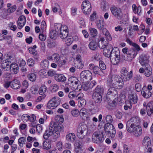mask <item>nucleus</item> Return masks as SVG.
<instances>
[{
  "label": "nucleus",
  "instance_id": "1",
  "mask_svg": "<svg viewBox=\"0 0 153 153\" xmlns=\"http://www.w3.org/2000/svg\"><path fill=\"white\" fill-rule=\"evenodd\" d=\"M107 82L109 86L114 87L118 89H121L123 86L124 81L122 78L118 75H114L113 77H109Z\"/></svg>",
  "mask_w": 153,
  "mask_h": 153
},
{
  "label": "nucleus",
  "instance_id": "2",
  "mask_svg": "<svg viewBox=\"0 0 153 153\" xmlns=\"http://www.w3.org/2000/svg\"><path fill=\"white\" fill-rule=\"evenodd\" d=\"M120 51L117 47L112 48L111 51V61L114 65L117 64L120 62Z\"/></svg>",
  "mask_w": 153,
  "mask_h": 153
},
{
  "label": "nucleus",
  "instance_id": "3",
  "mask_svg": "<svg viewBox=\"0 0 153 153\" xmlns=\"http://www.w3.org/2000/svg\"><path fill=\"white\" fill-rule=\"evenodd\" d=\"M88 133V128L85 124L79 125L77 130L76 135L80 139L85 138Z\"/></svg>",
  "mask_w": 153,
  "mask_h": 153
},
{
  "label": "nucleus",
  "instance_id": "4",
  "mask_svg": "<svg viewBox=\"0 0 153 153\" xmlns=\"http://www.w3.org/2000/svg\"><path fill=\"white\" fill-rule=\"evenodd\" d=\"M105 132L109 137L114 138L115 135L116 131L114 127L111 123H106L105 125Z\"/></svg>",
  "mask_w": 153,
  "mask_h": 153
},
{
  "label": "nucleus",
  "instance_id": "5",
  "mask_svg": "<svg viewBox=\"0 0 153 153\" xmlns=\"http://www.w3.org/2000/svg\"><path fill=\"white\" fill-rule=\"evenodd\" d=\"M140 122V119L138 117H132L126 123V126L127 131H131V127L132 128V127L138 126Z\"/></svg>",
  "mask_w": 153,
  "mask_h": 153
},
{
  "label": "nucleus",
  "instance_id": "6",
  "mask_svg": "<svg viewBox=\"0 0 153 153\" xmlns=\"http://www.w3.org/2000/svg\"><path fill=\"white\" fill-rule=\"evenodd\" d=\"M80 83L77 78L72 76L68 79L67 84L75 90L79 89L80 90L81 87Z\"/></svg>",
  "mask_w": 153,
  "mask_h": 153
},
{
  "label": "nucleus",
  "instance_id": "7",
  "mask_svg": "<svg viewBox=\"0 0 153 153\" xmlns=\"http://www.w3.org/2000/svg\"><path fill=\"white\" fill-rule=\"evenodd\" d=\"M92 73L88 70H85L82 71L80 75L81 81L82 83L86 82L92 79Z\"/></svg>",
  "mask_w": 153,
  "mask_h": 153
},
{
  "label": "nucleus",
  "instance_id": "8",
  "mask_svg": "<svg viewBox=\"0 0 153 153\" xmlns=\"http://www.w3.org/2000/svg\"><path fill=\"white\" fill-rule=\"evenodd\" d=\"M121 76L124 82H127L132 79L133 77V71L128 72L125 68H123L121 71Z\"/></svg>",
  "mask_w": 153,
  "mask_h": 153
},
{
  "label": "nucleus",
  "instance_id": "9",
  "mask_svg": "<svg viewBox=\"0 0 153 153\" xmlns=\"http://www.w3.org/2000/svg\"><path fill=\"white\" fill-rule=\"evenodd\" d=\"M104 138L102 132L96 131L92 135V141L95 143L100 144L102 143Z\"/></svg>",
  "mask_w": 153,
  "mask_h": 153
},
{
  "label": "nucleus",
  "instance_id": "10",
  "mask_svg": "<svg viewBox=\"0 0 153 153\" xmlns=\"http://www.w3.org/2000/svg\"><path fill=\"white\" fill-rule=\"evenodd\" d=\"M60 102L61 100L59 97H55L48 102L47 107L49 109H53L59 105Z\"/></svg>",
  "mask_w": 153,
  "mask_h": 153
},
{
  "label": "nucleus",
  "instance_id": "11",
  "mask_svg": "<svg viewBox=\"0 0 153 153\" xmlns=\"http://www.w3.org/2000/svg\"><path fill=\"white\" fill-rule=\"evenodd\" d=\"M53 127L54 131V138H58L60 136V134L63 132L64 127L62 125L58 123H54Z\"/></svg>",
  "mask_w": 153,
  "mask_h": 153
},
{
  "label": "nucleus",
  "instance_id": "12",
  "mask_svg": "<svg viewBox=\"0 0 153 153\" xmlns=\"http://www.w3.org/2000/svg\"><path fill=\"white\" fill-rule=\"evenodd\" d=\"M150 57L148 53L142 54L139 57V62L142 66H144L149 64V59Z\"/></svg>",
  "mask_w": 153,
  "mask_h": 153
},
{
  "label": "nucleus",
  "instance_id": "13",
  "mask_svg": "<svg viewBox=\"0 0 153 153\" xmlns=\"http://www.w3.org/2000/svg\"><path fill=\"white\" fill-rule=\"evenodd\" d=\"M82 9L85 14H88L90 13L91 10V5L88 1L85 0L82 2Z\"/></svg>",
  "mask_w": 153,
  "mask_h": 153
},
{
  "label": "nucleus",
  "instance_id": "14",
  "mask_svg": "<svg viewBox=\"0 0 153 153\" xmlns=\"http://www.w3.org/2000/svg\"><path fill=\"white\" fill-rule=\"evenodd\" d=\"M89 68L95 74H98L101 76L104 74L102 71L98 66H95L93 64H90L89 65Z\"/></svg>",
  "mask_w": 153,
  "mask_h": 153
},
{
  "label": "nucleus",
  "instance_id": "15",
  "mask_svg": "<svg viewBox=\"0 0 153 153\" xmlns=\"http://www.w3.org/2000/svg\"><path fill=\"white\" fill-rule=\"evenodd\" d=\"M54 131L53 128V125H50L49 128L46 130L43 135L44 138L46 140H47L48 138L51 135L53 136L54 138Z\"/></svg>",
  "mask_w": 153,
  "mask_h": 153
},
{
  "label": "nucleus",
  "instance_id": "16",
  "mask_svg": "<svg viewBox=\"0 0 153 153\" xmlns=\"http://www.w3.org/2000/svg\"><path fill=\"white\" fill-rule=\"evenodd\" d=\"M131 131H128L130 133H133L134 135L137 137L140 135L142 133V130L141 127L139 126L131 127Z\"/></svg>",
  "mask_w": 153,
  "mask_h": 153
},
{
  "label": "nucleus",
  "instance_id": "17",
  "mask_svg": "<svg viewBox=\"0 0 153 153\" xmlns=\"http://www.w3.org/2000/svg\"><path fill=\"white\" fill-rule=\"evenodd\" d=\"M109 87L107 91V96L112 97H117L118 96V93L115 87L112 86Z\"/></svg>",
  "mask_w": 153,
  "mask_h": 153
},
{
  "label": "nucleus",
  "instance_id": "18",
  "mask_svg": "<svg viewBox=\"0 0 153 153\" xmlns=\"http://www.w3.org/2000/svg\"><path fill=\"white\" fill-rule=\"evenodd\" d=\"M110 10L112 14L117 18L120 17L122 15L121 9L116 7H111Z\"/></svg>",
  "mask_w": 153,
  "mask_h": 153
},
{
  "label": "nucleus",
  "instance_id": "19",
  "mask_svg": "<svg viewBox=\"0 0 153 153\" xmlns=\"http://www.w3.org/2000/svg\"><path fill=\"white\" fill-rule=\"evenodd\" d=\"M64 28L62 29L61 31L59 32V36L60 38L62 39H64L67 37H68V30L67 27L66 25H64Z\"/></svg>",
  "mask_w": 153,
  "mask_h": 153
},
{
  "label": "nucleus",
  "instance_id": "20",
  "mask_svg": "<svg viewBox=\"0 0 153 153\" xmlns=\"http://www.w3.org/2000/svg\"><path fill=\"white\" fill-rule=\"evenodd\" d=\"M26 22L25 17L23 15L20 16L17 21V27L19 29H21L25 25Z\"/></svg>",
  "mask_w": 153,
  "mask_h": 153
},
{
  "label": "nucleus",
  "instance_id": "21",
  "mask_svg": "<svg viewBox=\"0 0 153 153\" xmlns=\"http://www.w3.org/2000/svg\"><path fill=\"white\" fill-rule=\"evenodd\" d=\"M112 46L110 44H108L105 48L103 49V54L106 57L111 58V51L112 50Z\"/></svg>",
  "mask_w": 153,
  "mask_h": 153
},
{
  "label": "nucleus",
  "instance_id": "22",
  "mask_svg": "<svg viewBox=\"0 0 153 153\" xmlns=\"http://www.w3.org/2000/svg\"><path fill=\"white\" fill-rule=\"evenodd\" d=\"M137 54V52H136L133 49H131L128 51L127 55L128 56V60L129 61H131Z\"/></svg>",
  "mask_w": 153,
  "mask_h": 153
},
{
  "label": "nucleus",
  "instance_id": "23",
  "mask_svg": "<svg viewBox=\"0 0 153 153\" xmlns=\"http://www.w3.org/2000/svg\"><path fill=\"white\" fill-rule=\"evenodd\" d=\"M92 98L95 102L98 103H100L102 100V95L100 94L93 93Z\"/></svg>",
  "mask_w": 153,
  "mask_h": 153
},
{
  "label": "nucleus",
  "instance_id": "24",
  "mask_svg": "<svg viewBox=\"0 0 153 153\" xmlns=\"http://www.w3.org/2000/svg\"><path fill=\"white\" fill-rule=\"evenodd\" d=\"M143 66L145 67L144 75L148 77L150 76L152 74V68L150 65L149 64Z\"/></svg>",
  "mask_w": 153,
  "mask_h": 153
},
{
  "label": "nucleus",
  "instance_id": "25",
  "mask_svg": "<svg viewBox=\"0 0 153 153\" xmlns=\"http://www.w3.org/2000/svg\"><path fill=\"white\" fill-rule=\"evenodd\" d=\"M22 120L25 121L29 120L32 122H35L36 119V117L34 114H32L31 117H30L27 114H24L22 117Z\"/></svg>",
  "mask_w": 153,
  "mask_h": 153
},
{
  "label": "nucleus",
  "instance_id": "26",
  "mask_svg": "<svg viewBox=\"0 0 153 153\" xmlns=\"http://www.w3.org/2000/svg\"><path fill=\"white\" fill-rule=\"evenodd\" d=\"M49 59L51 60L53 62L57 63L59 62L61 59L59 55L57 53L52 54L51 57H49Z\"/></svg>",
  "mask_w": 153,
  "mask_h": 153
},
{
  "label": "nucleus",
  "instance_id": "27",
  "mask_svg": "<svg viewBox=\"0 0 153 153\" xmlns=\"http://www.w3.org/2000/svg\"><path fill=\"white\" fill-rule=\"evenodd\" d=\"M54 78L56 81L59 82H64L66 79V77L63 74H56Z\"/></svg>",
  "mask_w": 153,
  "mask_h": 153
},
{
  "label": "nucleus",
  "instance_id": "28",
  "mask_svg": "<svg viewBox=\"0 0 153 153\" xmlns=\"http://www.w3.org/2000/svg\"><path fill=\"white\" fill-rule=\"evenodd\" d=\"M20 82L17 80L14 79L12 81L10 84V87L14 89H18L20 87Z\"/></svg>",
  "mask_w": 153,
  "mask_h": 153
},
{
  "label": "nucleus",
  "instance_id": "29",
  "mask_svg": "<svg viewBox=\"0 0 153 153\" xmlns=\"http://www.w3.org/2000/svg\"><path fill=\"white\" fill-rule=\"evenodd\" d=\"M105 39L103 37L100 39V40L98 43V46L101 49H104L108 45L107 43H105Z\"/></svg>",
  "mask_w": 153,
  "mask_h": 153
},
{
  "label": "nucleus",
  "instance_id": "30",
  "mask_svg": "<svg viewBox=\"0 0 153 153\" xmlns=\"http://www.w3.org/2000/svg\"><path fill=\"white\" fill-rule=\"evenodd\" d=\"M145 88H143L141 92V94L144 97L148 98L151 97L152 93L149 91L145 90Z\"/></svg>",
  "mask_w": 153,
  "mask_h": 153
},
{
  "label": "nucleus",
  "instance_id": "31",
  "mask_svg": "<svg viewBox=\"0 0 153 153\" xmlns=\"http://www.w3.org/2000/svg\"><path fill=\"white\" fill-rule=\"evenodd\" d=\"M128 98L131 104H134L136 103L137 102V98L136 94H129Z\"/></svg>",
  "mask_w": 153,
  "mask_h": 153
},
{
  "label": "nucleus",
  "instance_id": "32",
  "mask_svg": "<svg viewBox=\"0 0 153 153\" xmlns=\"http://www.w3.org/2000/svg\"><path fill=\"white\" fill-rule=\"evenodd\" d=\"M76 138V136L74 133H70L66 136V139L68 141L73 142L74 141Z\"/></svg>",
  "mask_w": 153,
  "mask_h": 153
},
{
  "label": "nucleus",
  "instance_id": "33",
  "mask_svg": "<svg viewBox=\"0 0 153 153\" xmlns=\"http://www.w3.org/2000/svg\"><path fill=\"white\" fill-rule=\"evenodd\" d=\"M146 111L148 115L150 116L153 113V106L152 104L149 103L146 106Z\"/></svg>",
  "mask_w": 153,
  "mask_h": 153
},
{
  "label": "nucleus",
  "instance_id": "34",
  "mask_svg": "<svg viewBox=\"0 0 153 153\" xmlns=\"http://www.w3.org/2000/svg\"><path fill=\"white\" fill-rule=\"evenodd\" d=\"M10 69L11 71H13L14 74H16L18 71V66L16 63H13L10 65Z\"/></svg>",
  "mask_w": 153,
  "mask_h": 153
},
{
  "label": "nucleus",
  "instance_id": "35",
  "mask_svg": "<svg viewBox=\"0 0 153 153\" xmlns=\"http://www.w3.org/2000/svg\"><path fill=\"white\" fill-rule=\"evenodd\" d=\"M98 43L94 40H93L90 42L89 45V48L92 50H95L97 48Z\"/></svg>",
  "mask_w": 153,
  "mask_h": 153
},
{
  "label": "nucleus",
  "instance_id": "36",
  "mask_svg": "<svg viewBox=\"0 0 153 153\" xmlns=\"http://www.w3.org/2000/svg\"><path fill=\"white\" fill-rule=\"evenodd\" d=\"M151 140L150 138L148 137H145L142 141L143 145L145 146H147V147L151 144Z\"/></svg>",
  "mask_w": 153,
  "mask_h": 153
},
{
  "label": "nucleus",
  "instance_id": "37",
  "mask_svg": "<svg viewBox=\"0 0 153 153\" xmlns=\"http://www.w3.org/2000/svg\"><path fill=\"white\" fill-rule=\"evenodd\" d=\"M102 32L103 34L105 36L107 40H112V38L109 32L106 28L103 29Z\"/></svg>",
  "mask_w": 153,
  "mask_h": 153
},
{
  "label": "nucleus",
  "instance_id": "38",
  "mask_svg": "<svg viewBox=\"0 0 153 153\" xmlns=\"http://www.w3.org/2000/svg\"><path fill=\"white\" fill-rule=\"evenodd\" d=\"M79 114L82 117L83 119H85V118L87 119L88 116L87 114V110L85 108L81 109L79 112Z\"/></svg>",
  "mask_w": 153,
  "mask_h": 153
},
{
  "label": "nucleus",
  "instance_id": "39",
  "mask_svg": "<svg viewBox=\"0 0 153 153\" xmlns=\"http://www.w3.org/2000/svg\"><path fill=\"white\" fill-rule=\"evenodd\" d=\"M96 25L97 28L100 30H103L104 26V23L102 21L98 20L96 22Z\"/></svg>",
  "mask_w": 153,
  "mask_h": 153
},
{
  "label": "nucleus",
  "instance_id": "40",
  "mask_svg": "<svg viewBox=\"0 0 153 153\" xmlns=\"http://www.w3.org/2000/svg\"><path fill=\"white\" fill-rule=\"evenodd\" d=\"M36 48V46L34 45L33 47H30L28 48V50L30 53L33 56H35L37 54V52Z\"/></svg>",
  "mask_w": 153,
  "mask_h": 153
},
{
  "label": "nucleus",
  "instance_id": "41",
  "mask_svg": "<svg viewBox=\"0 0 153 153\" xmlns=\"http://www.w3.org/2000/svg\"><path fill=\"white\" fill-rule=\"evenodd\" d=\"M49 64L48 61L47 60H44L41 62V66L43 69H46L48 68Z\"/></svg>",
  "mask_w": 153,
  "mask_h": 153
},
{
  "label": "nucleus",
  "instance_id": "42",
  "mask_svg": "<svg viewBox=\"0 0 153 153\" xmlns=\"http://www.w3.org/2000/svg\"><path fill=\"white\" fill-rule=\"evenodd\" d=\"M64 25L62 26L61 24L56 23L55 24V30L57 32L59 33L60 32L62 29L64 28Z\"/></svg>",
  "mask_w": 153,
  "mask_h": 153
},
{
  "label": "nucleus",
  "instance_id": "43",
  "mask_svg": "<svg viewBox=\"0 0 153 153\" xmlns=\"http://www.w3.org/2000/svg\"><path fill=\"white\" fill-rule=\"evenodd\" d=\"M103 89L100 86L98 85L95 88V91L93 93L100 94H101L103 93Z\"/></svg>",
  "mask_w": 153,
  "mask_h": 153
},
{
  "label": "nucleus",
  "instance_id": "44",
  "mask_svg": "<svg viewBox=\"0 0 153 153\" xmlns=\"http://www.w3.org/2000/svg\"><path fill=\"white\" fill-rule=\"evenodd\" d=\"M89 30L90 31V34L92 37L96 36L97 34V31L95 28L90 27Z\"/></svg>",
  "mask_w": 153,
  "mask_h": 153
},
{
  "label": "nucleus",
  "instance_id": "45",
  "mask_svg": "<svg viewBox=\"0 0 153 153\" xmlns=\"http://www.w3.org/2000/svg\"><path fill=\"white\" fill-rule=\"evenodd\" d=\"M27 77L30 81L33 82L36 79V76L34 73H31L27 75Z\"/></svg>",
  "mask_w": 153,
  "mask_h": 153
},
{
  "label": "nucleus",
  "instance_id": "46",
  "mask_svg": "<svg viewBox=\"0 0 153 153\" xmlns=\"http://www.w3.org/2000/svg\"><path fill=\"white\" fill-rule=\"evenodd\" d=\"M57 45L56 42L53 41H49L48 42L47 46L49 48H51L55 47Z\"/></svg>",
  "mask_w": 153,
  "mask_h": 153
},
{
  "label": "nucleus",
  "instance_id": "47",
  "mask_svg": "<svg viewBox=\"0 0 153 153\" xmlns=\"http://www.w3.org/2000/svg\"><path fill=\"white\" fill-rule=\"evenodd\" d=\"M56 31L54 30H51L50 32V36L52 39H56L57 36Z\"/></svg>",
  "mask_w": 153,
  "mask_h": 153
},
{
  "label": "nucleus",
  "instance_id": "48",
  "mask_svg": "<svg viewBox=\"0 0 153 153\" xmlns=\"http://www.w3.org/2000/svg\"><path fill=\"white\" fill-rule=\"evenodd\" d=\"M51 146V144L49 142H44L43 143V148L47 150L49 149Z\"/></svg>",
  "mask_w": 153,
  "mask_h": 153
},
{
  "label": "nucleus",
  "instance_id": "49",
  "mask_svg": "<svg viewBox=\"0 0 153 153\" xmlns=\"http://www.w3.org/2000/svg\"><path fill=\"white\" fill-rule=\"evenodd\" d=\"M142 80V77L140 75L135 76L133 78V81L135 82H140Z\"/></svg>",
  "mask_w": 153,
  "mask_h": 153
},
{
  "label": "nucleus",
  "instance_id": "50",
  "mask_svg": "<svg viewBox=\"0 0 153 153\" xmlns=\"http://www.w3.org/2000/svg\"><path fill=\"white\" fill-rule=\"evenodd\" d=\"M50 89L52 92H56L58 90L59 86L57 85L54 84L50 87Z\"/></svg>",
  "mask_w": 153,
  "mask_h": 153
},
{
  "label": "nucleus",
  "instance_id": "51",
  "mask_svg": "<svg viewBox=\"0 0 153 153\" xmlns=\"http://www.w3.org/2000/svg\"><path fill=\"white\" fill-rule=\"evenodd\" d=\"M47 90V87L45 86H42L39 89V92L40 95H42L44 94Z\"/></svg>",
  "mask_w": 153,
  "mask_h": 153
},
{
  "label": "nucleus",
  "instance_id": "52",
  "mask_svg": "<svg viewBox=\"0 0 153 153\" xmlns=\"http://www.w3.org/2000/svg\"><path fill=\"white\" fill-rule=\"evenodd\" d=\"M76 67H77L78 69H82L84 66L83 63L82 61H79L78 62H76Z\"/></svg>",
  "mask_w": 153,
  "mask_h": 153
},
{
  "label": "nucleus",
  "instance_id": "53",
  "mask_svg": "<svg viewBox=\"0 0 153 153\" xmlns=\"http://www.w3.org/2000/svg\"><path fill=\"white\" fill-rule=\"evenodd\" d=\"M81 88L84 91H87L89 89H91L89 83H87L86 84H84L82 85V86H81Z\"/></svg>",
  "mask_w": 153,
  "mask_h": 153
},
{
  "label": "nucleus",
  "instance_id": "54",
  "mask_svg": "<svg viewBox=\"0 0 153 153\" xmlns=\"http://www.w3.org/2000/svg\"><path fill=\"white\" fill-rule=\"evenodd\" d=\"M106 121L107 123H110L113 121V119L112 116L110 115H107L105 117Z\"/></svg>",
  "mask_w": 153,
  "mask_h": 153
},
{
  "label": "nucleus",
  "instance_id": "55",
  "mask_svg": "<svg viewBox=\"0 0 153 153\" xmlns=\"http://www.w3.org/2000/svg\"><path fill=\"white\" fill-rule=\"evenodd\" d=\"M46 27V25L45 22L44 21H42L41 25V28L42 32H44L45 30Z\"/></svg>",
  "mask_w": 153,
  "mask_h": 153
},
{
  "label": "nucleus",
  "instance_id": "56",
  "mask_svg": "<svg viewBox=\"0 0 153 153\" xmlns=\"http://www.w3.org/2000/svg\"><path fill=\"white\" fill-rule=\"evenodd\" d=\"M43 32L41 31L39 36V39L42 41H44L46 39V36L44 34H43Z\"/></svg>",
  "mask_w": 153,
  "mask_h": 153
},
{
  "label": "nucleus",
  "instance_id": "57",
  "mask_svg": "<svg viewBox=\"0 0 153 153\" xmlns=\"http://www.w3.org/2000/svg\"><path fill=\"white\" fill-rule=\"evenodd\" d=\"M115 115L116 117L118 119H120L123 117L122 113L119 111H116L115 112Z\"/></svg>",
  "mask_w": 153,
  "mask_h": 153
},
{
  "label": "nucleus",
  "instance_id": "58",
  "mask_svg": "<svg viewBox=\"0 0 153 153\" xmlns=\"http://www.w3.org/2000/svg\"><path fill=\"white\" fill-rule=\"evenodd\" d=\"M35 61L33 59H32L30 58L27 61V63L28 65L32 67L34 65Z\"/></svg>",
  "mask_w": 153,
  "mask_h": 153
},
{
  "label": "nucleus",
  "instance_id": "59",
  "mask_svg": "<svg viewBox=\"0 0 153 153\" xmlns=\"http://www.w3.org/2000/svg\"><path fill=\"white\" fill-rule=\"evenodd\" d=\"M66 38L67 39H65V42L67 45H69L72 44L73 42V39L71 37H70V36H69L68 37H67Z\"/></svg>",
  "mask_w": 153,
  "mask_h": 153
},
{
  "label": "nucleus",
  "instance_id": "60",
  "mask_svg": "<svg viewBox=\"0 0 153 153\" xmlns=\"http://www.w3.org/2000/svg\"><path fill=\"white\" fill-rule=\"evenodd\" d=\"M99 65L100 67V68L101 69L104 70L105 69L106 66L105 64L102 61H100L99 62Z\"/></svg>",
  "mask_w": 153,
  "mask_h": 153
},
{
  "label": "nucleus",
  "instance_id": "61",
  "mask_svg": "<svg viewBox=\"0 0 153 153\" xmlns=\"http://www.w3.org/2000/svg\"><path fill=\"white\" fill-rule=\"evenodd\" d=\"M83 148L82 143L80 141H77L75 144V148Z\"/></svg>",
  "mask_w": 153,
  "mask_h": 153
},
{
  "label": "nucleus",
  "instance_id": "62",
  "mask_svg": "<svg viewBox=\"0 0 153 153\" xmlns=\"http://www.w3.org/2000/svg\"><path fill=\"white\" fill-rule=\"evenodd\" d=\"M79 111L77 109H74L72 110L71 113L74 117H77L78 115Z\"/></svg>",
  "mask_w": 153,
  "mask_h": 153
},
{
  "label": "nucleus",
  "instance_id": "63",
  "mask_svg": "<svg viewBox=\"0 0 153 153\" xmlns=\"http://www.w3.org/2000/svg\"><path fill=\"white\" fill-rule=\"evenodd\" d=\"M86 102L85 100L84 99L80 100L78 101V105L79 106H82L85 104Z\"/></svg>",
  "mask_w": 153,
  "mask_h": 153
},
{
  "label": "nucleus",
  "instance_id": "64",
  "mask_svg": "<svg viewBox=\"0 0 153 153\" xmlns=\"http://www.w3.org/2000/svg\"><path fill=\"white\" fill-rule=\"evenodd\" d=\"M16 9V5H13L7 10V12L8 13H12L14 12Z\"/></svg>",
  "mask_w": 153,
  "mask_h": 153
}]
</instances>
